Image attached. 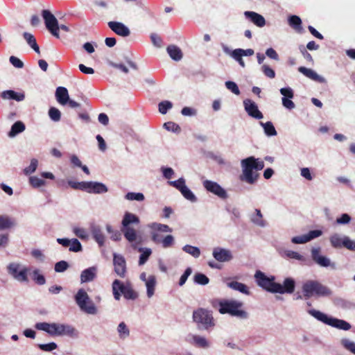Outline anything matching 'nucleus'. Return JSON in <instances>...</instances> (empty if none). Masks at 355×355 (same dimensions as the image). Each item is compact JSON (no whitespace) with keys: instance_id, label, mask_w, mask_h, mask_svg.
I'll return each instance as SVG.
<instances>
[{"instance_id":"dca6fc26","label":"nucleus","mask_w":355,"mask_h":355,"mask_svg":"<svg viewBox=\"0 0 355 355\" xmlns=\"http://www.w3.org/2000/svg\"><path fill=\"white\" fill-rule=\"evenodd\" d=\"M322 232L319 230H311L308 234L294 236L292 238V242L295 244L305 243L311 240L321 236Z\"/></svg>"},{"instance_id":"f257e3e1","label":"nucleus","mask_w":355,"mask_h":355,"mask_svg":"<svg viewBox=\"0 0 355 355\" xmlns=\"http://www.w3.org/2000/svg\"><path fill=\"white\" fill-rule=\"evenodd\" d=\"M243 173L240 175V180L248 184L255 183L259 178L257 171H261L264 167V162L259 161L254 157H249L241 161Z\"/></svg>"},{"instance_id":"b1692460","label":"nucleus","mask_w":355,"mask_h":355,"mask_svg":"<svg viewBox=\"0 0 355 355\" xmlns=\"http://www.w3.org/2000/svg\"><path fill=\"white\" fill-rule=\"evenodd\" d=\"M55 98L60 105H66L69 98L67 88L64 87H58L55 91Z\"/></svg>"},{"instance_id":"680f3d73","label":"nucleus","mask_w":355,"mask_h":355,"mask_svg":"<svg viewBox=\"0 0 355 355\" xmlns=\"http://www.w3.org/2000/svg\"><path fill=\"white\" fill-rule=\"evenodd\" d=\"M37 167V160L35 159H33L31 161L30 165L24 169L25 174L28 175V174H31V173L35 172Z\"/></svg>"},{"instance_id":"4be33fe9","label":"nucleus","mask_w":355,"mask_h":355,"mask_svg":"<svg viewBox=\"0 0 355 355\" xmlns=\"http://www.w3.org/2000/svg\"><path fill=\"white\" fill-rule=\"evenodd\" d=\"M213 256L217 261L220 262L228 261L232 258V254L229 250L219 248L214 250Z\"/></svg>"},{"instance_id":"f3484780","label":"nucleus","mask_w":355,"mask_h":355,"mask_svg":"<svg viewBox=\"0 0 355 355\" xmlns=\"http://www.w3.org/2000/svg\"><path fill=\"white\" fill-rule=\"evenodd\" d=\"M108 27L116 35L121 37H128L130 34V29L121 22L109 21Z\"/></svg>"},{"instance_id":"49530a36","label":"nucleus","mask_w":355,"mask_h":355,"mask_svg":"<svg viewBox=\"0 0 355 355\" xmlns=\"http://www.w3.org/2000/svg\"><path fill=\"white\" fill-rule=\"evenodd\" d=\"M125 198L128 200L142 201L144 200V196L141 193L129 192L125 195Z\"/></svg>"},{"instance_id":"4d7b16f0","label":"nucleus","mask_w":355,"mask_h":355,"mask_svg":"<svg viewBox=\"0 0 355 355\" xmlns=\"http://www.w3.org/2000/svg\"><path fill=\"white\" fill-rule=\"evenodd\" d=\"M69 267V264L65 261H60L55 263V270L57 272H62L65 271Z\"/></svg>"},{"instance_id":"e2e57ef3","label":"nucleus","mask_w":355,"mask_h":355,"mask_svg":"<svg viewBox=\"0 0 355 355\" xmlns=\"http://www.w3.org/2000/svg\"><path fill=\"white\" fill-rule=\"evenodd\" d=\"M343 247L347 250L355 251V241H352L347 236H344Z\"/></svg>"},{"instance_id":"bb28decb","label":"nucleus","mask_w":355,"mask_h":355,"mask_svg":"<svg viewBox=\"0 0 355 355\" xmlns=\"http://www.w3.org/2000/svg\"><path fill=\"white\" fill-rule=\"evenodd\" d=\"M92 234L94 239L98 243L100 247L104 245L105 238V236L101 230V228L98 226H94L92 228Z\"/></svg>"},{"instance_id":"72a5a7b5","label":"nucleus","mask_w":355,"mask_h":355,"mask_svg":"<svg viewBox=\"0 0 355 355\" xmlns=\"http://www.w3.org/2000/svg\"><path fill=\"white\" fill-rule=\"evenodd\" d=\"M156 285V278L154 275L148 277L146 282V286L147 288V295L148 297H152L154 295L155 288Z\"/></svg>"},{"instance_id":"8fccbe9b","label":"nucleus","mask_w":355,"mask_h":355,"mask_svg":"<svg viewBox=\"0 0 355 355\" xmlns=\"http://www.w3.org/2000/svg\"><path fill=\"white\" fill-rule=\"evenodd\" d=\"M168 184L178 189L180 191H182V189L186 187L185 184V180L183 178H179L178 180L175 181H169Z\"/></svg>"},{"instance_id":"f704fd0d","label":"nucleus","mask_w":355,"mask_h":355,"mask_svg":"<svg viewBox=\"0 0 355 355\" xmlns=\"http://www.w3.org/2000/svg\"><path fill=\"white\" fill-rule=\"evenodd\" d=\"M25 130V125L21 121L15 122L11 127V130L8 133L9 137H12L19 133L22 132Z\"/></svg>"},{"instance_id":"9b49d317","label":"nucleus","mask_w":355,"mask_h":355,"mask_svg":"<svg viewBox=\"0 0 355 355\" xmlns=\"http://www.w3.org/2000/svg\"><path fill=\"white\" fill-rule=\"evenodd\" d=\"M8 271L15 279L19 282H28L27 274L29 269L27 268H21V265L16 263H11L8 266Z\"/></svg>"},{"instance_id":"e433bc0d","label":"nucleus","mask_w":355,"mask_h":355,"mask_svg":"<svg viewBox=\"0 0 355 355\" xmlns=\"http://www.w3.org/2000/svg\"><path fill=\"white\" fill-rule=\"evenodd\" d=\"M13 225V221L8 216H0V230L8 229Z\"/></svg>"},{"instance_id":"79ce46f5","label":"nucleus","mask_w":355,"mask_h":355,"mask_svg":"<svg viewBox=\"0 0 355 355\" xmlns=\"http://www.w3.org/2000/svg\"><path fill=\"white\" fill-rule=\"evenodd\" d=\"M151 228L155 230V232H171L172 229L167 225L161 224V223H153L151 225Z\"/></svg>"},{"instance_id":"de8ad7c7","label":"nucleus","mask_w":355,"mask_h":355,"mask_svg":"<svg viewBox=\"0 0 355 355\" xmlns=\"http://www.w3.org/2000/svg\"><path fill=\"white\" fill-rule=\"evenodd\" d=\"M31 185L34 188H38L45 184V181L36 176H32L29 178Z\"/></svg>"},{"instance_id":"c756f323","label":"nucleus","mask_w":355,"mask_h":355,"mask_svg":"<svg viewBox=\"0 0 355 355\" xmlns=\"http://www.w3.org/2000/svg\"><path fill=\"white\" fill-rule=\"evenodd\" d=\"M23 37L24 40L27 42V43L31 46V47L38 54L40 53V47L37 44L36 40L35 37L27 32H24L23 33Z\"/></svg>"},{"instance_id":"5fc2aeb1","label":"nucleus","mask_w":355,"mask_h":355,"mask_svg":"<svg viewBox=\"0 0 355 355\" xmlns=\"http://www.w3.org/2000/svg\"><path fill=\"white\" fill-rule=\"evenodd\" d=\"M174 243V238L172 235L166 236L162 241V245L164 248L171 247Z\"/></svg>"},{"instance_id":"20e7f679","label":"nucleus","mask_w":355,"mask_h":355,"mask_svg":"<svg viewBox=\"0 0 355 355\" xmlns=\"http://www.w3.org/2000/svg\"><path fill=\"white\" fill-rule=\"evenodd\" d=\"M112 293L116 300L121 299V294L126 300H135L138 297L137 293L132 288L130 282L123 283L119 279H115L112 284Z\"/></svg>"},{"instance_id":"ea45409f","label":"nucleus","mask_w":355,"mask_h":355,"mask_svg":"<svg viewBox=\"0 0 355 355\" xmlns=\"http://www.w3.org/2000/svg\"><path fill=\"white\" fill-rule=\"evenodd\" d=\"M261 124L263 127L264 132L268 136H275L277 135V131L272 122L268 121L265 123H261Z\"/></svg>"},{"instance_id":"ddd939ff","label":"nucleus","mask_w":355,"mask_h":355,"mask_svg":"<svg viewBox=\"0 0 355 355\" xmlns=\"http://www.w3.org/2000/svg\"><path fill=\"white\" fill-rule=\"evenodd\" d=\"M243 105L245 112L252 118L261 119L263 117V114L259 110L257 105L250 99L243 101Z\"/></svg>"},{"instance_id":"f03ea898","label":"nucleus","mask_w":355,"mask_h":355,"mask_svg":"<svg viewBox=\"0 0 355 355\" xmlns=\"http://www.w3.org/2000/svg\"><path fill=\"white\" fill-rule=\"evenodd\" d=\"M218 311L221 314H229L241 319L248 317V313L243 309V303L235 300H222L218 302Z\"/></svg>"},{"instance_id":"412c9836","label":"nucleus","mask_w":355,"mask_h":355,"mask_svg":"<svg viewBox=\"0 0 355 355\" xmlns=\"http://www.w3.org/2000/svg\"><path fill=\"white\" fill-rule=\"evenodd\" d=\"M320 248H313L311 250V257L313 260L322 267H328L331 265L330 260L322 255L320 254Z\"/></svg>"},{"instance_id":"4c0bfd02","label":"nucleus","mask_w":355,"mask_h":355,"mask_svg":"<svg viewBox=\"0 0 355 355\" xmlns=\"http://www.w3.org/2000/svg\"><path fill=\"white\" fill-rule=\"evenodd\" d=\"M32 279L38 285H44L46 283L44 276L40 273L38 269H35L33 271Z\"/></svg>"},{"instance_id":"58836bf2","label":"nucleus","mask_w":355,"mask_h":355,"mask_svg":"<svg viewBox=\"0 0 355 355\" xmlns=\"http://www.w3.org/2000/svg\"><path fill=\"white\" fill-rule=\"evenodd\" d=\"M182 249L185 252L192 255L195 258H198L200 255V250L197 247L186 245Z\"/></svg>"},{"instance_id":"864d4df0","label":"nucleus","mask_w":355,"mask_h":355,"mask_svg":"<svg viewBox=\"0 0 355 355\" xmlns=\"http://www.w3.org/2000/svg\"><path fill=\"white\" fill-rule=\"evenodd\" d=\"M225 86L233 94H234L236 95L240 94V90H239L237 85L234 82L228 80V81L225 82Z\"/></svg>"},{"instance_id":"37998d69","label":"nucleus","mask_w":355,"mask_h":355,"mask_svg":"<svg viewBox=\"0 0 355 355\" xmlns=\"http://www.w3.org/2000/svg\"><path fill=\"white\" fill-rule=\"evenodd\" d=\"M49 116L52 121L57 122L61 119V112L58 108L51 107L49 110Z\"/></svg>"},{"instance_id":"338daca9","label":"nucleus","mask_w":355,"mask_h":355,"mask_svg":"<svg viewBox=\"0 0 355 355\" xmlns=\"http://www.w3.org/2000/svg\"><path fill=\"white\" fill-rule=\"evenodd\" d=\"M280 93L286 98H293L294 96L293 91L290 87L282 88Z\"/></svg>"},{"instance_id":"6e6d98bb","label":"nucleus","mask_w":355,"mask_h":355,"mask_svg":"<svg viewBox=\"0 0 355 355\" xmlns=\"http://www.w3.org/2000/svg\"><path fill=\"white\" fill-rule=\"evenodd\" d=\"M38 347L41 350L44 352H51L55 349L58 347V346L57 344L55 343H50L48 344H39Z\"/></svg>"},{"instance_id":"9d476101","label":"nucleus","mask_w":355,"mask_h":355,"mask_svg":"<svg viewBox=\"0 0 355 355\" xmlns=\"http://www.w3.org/2000/svg\"><path fill=\"white\" fill-rule=\"evenodd\" d=\"M254 277L257 284L259 286L266 290L267 291L275 293L274 290L276 289L277 285V283L275 282V277L272 276L271 277H268L263 272L258 270L256 272Z\"/></svg>"},{"instance_id":"393cba45","label":"nucleus","mask_w":355,"mask_h":355,"mask_svg":"<svg viewBox=\"0 0 355 355\" xmlns=\"http://www.w3.org/2000/svg\"><path fill=\"white\" fill-rule=\"evenodd\" d=\"M96 277V268L90 267L82 271L80 274V282L82 283L93 281Z\"/></svg>"},{"instance_id":"69168bd1","label":"nucleus","mask_w":355,"mask_h":355,"mask_svg":"<svg viewBox=\"0 0 355 355\" xmlns=\"http://www.w3.org/2000/svg\"><path fill=\"white\" fill-rule=\"evenodd\" d=\"M192 270L191 268H187L184 272L182 274V275L180 277V281H179V285L183 286L186 281L187 280L189 276L191 274Z\"/></svg>"},{"instance_id":"1a4fd4ad","label":"nucleus","mask_w":355,"mask_h":355,"mask_svg":"<svg viewBox=\"0 0 355 355\" xmlns=\"http://www.w3.org/2000/svg\"><path fill=\"white\" fill-rule=\"evenodd\" d=\"M193 320L198 325H202L205 329L214 326V318L210 311L199 308L193 313Z\"/></svg>"},{"instance_id":"3c124183","label":"nucleus","mask_w":355,"mask_h":355,"mask_svg":"<svg viewBox=\"0 0 355 355\" xmlns=\"http://www.w3.org/2000/svg\"><path fill=\"white\" fill-rule=\"evenodd\" d=\"M164 128L167 130L172 131L174 132H178L180 131V127L174 122L168 121L164 123Z\"/></svg>"},{"instance_id":"bf43d9fd","label":"nucleus","mask_w":355,"mask_h":355,"mask_svg":"<svg viewBox=\"0 0 355 355\" xmlns=\"http://www.w3.org/2000/svg\"><path fill=\"white\" fill-rule=\"evenodd\" d=\"M255 212H256V215L252 218V221L253 223L260 225V226H263L264 225V223H263V220L262 219L263 218V216L261 214V212L259 209H255Z\"/></svg>"},{"instance_id":"cd10ccee","label":"nucleus","mask_w":355,"mask_h":355,"mask_svg":"<svg viewBox=\"0 0 355 355\" xmlns=\"http://www.w3.org/2000/svg\"><path fill=\"white\" fill-rule=\"evenodd\" d=\"M35 328L38 330L44 331L51 336H55V323L38 322L35 324Z\"/></svg>"},{"instance_id":"5701e85b","label":"nucleus","mask_w":355,"mask_h":355,"mask_svg":"<svg viewBox=\"0 0 355 355\" xmlns=\"http://www.w3.org/2000/svg\"><path fill=\"white\" fill-rule=\"evenodd\" d=\"M244 15L248 19L259 27H263L266 24L264 17L255 12L245 11Z\"/></svg>"},{"instance_id":"052dcab7","label":"nucleus","mask_w":355,"mask_h":355,"mask_svg":"<svg viewBox=\"0 0 355 355\" xmlns=\"http://www.w3.org/2000/svg\"><path fill=\"white\" fill-rule=\"evenodd\" d=\"M151 253H152V252H151L150 249H146V250L144 251L143 253H141L139 257V265L144 264L148 259Z\"/></svg>"},{"instance_id":"6ab92c4d","label":"nucleus","mask_w":355,"mask_h":355,"mask_svg":"<svg viewBox=\"0 0 355 355\" xmlns=\"http://www.w3.org/2000/svg\"><path fill=\"white\" fill-rule=\"evenodd\" d=\"M88 193H103L107 191V187L101 182H86L85 190Z\"/></svg>"},{"instance_id":"4468645a","label":"nucleus","mask_w":355,"mask_h":355,"mask_svg":"<svg viewBox=\"0 0 355 355\" xmlns=\"http://www.w3.org/2000/svg\"><path fill=\"white\" fill-rule=\"evenodd\" d=\"M277 287L274 290L275 293H289L291 294L294 292L295 288V282L293 279L291 277L286 278L283 284L277 283Z\"/></svg>"},{"instance_id":"39448f33","label":"nucleus","mask_w":355,"mask_h":355,"mask_svg":"<svg viewBox=\"0 0 355 355\" xmlns=\"http://www.w3.org/2000/svg\"><path fill=\"white\" fill-rule=\"evenodd\" d=\"M309 314L314 317L318 320L323 322L324 324H328L331 327L342 329L345 331L349 330L352 327L351 324L345 320L329 317L327 314L315 310L309 309L308 310Z\"/></svg>"},{"instance_id":"7ed1b4c3","label":"nucleus","mask_w":355,"mask_h":355,"mask_svg":"<svg viewBox=\"0 0 355 355\" xmlns=\"http://www.w3.org/2000/svg\"><path fill=\"white\" fill-rule=\"evenodd\" d=\"M303 295L305 299L312 296H329L331 291L327 286L322 285L318 281L308 280L305 282L302 287Z\"/></svg>"},{"instance_id":"c03bdc74","label":"nucleus","mask_w":355,"mask_h":355,"mask_svg":"<svg viewBox=\"0 0 355 355\" xmlns=\"http://www.w3.org/2000/svg\"><path fill=\"white\" fill-rule=\"evenodd\" d=\"M194 282L200 285H206L209 283V278L202 273H196L193 277Z\"/></svg>"},{"instance_id":"09e8293b","label":"nucleus","mask_w":355,"mask_h":355,"mask_svg":"<svg viewBox=\"0 0 355 355\" xmlns=\"http://www.w3.org/2000/svg\"><path fill=\"white\" fill-rule=\"evenodd\" d=\"M82 245L77 239H73L71 240V244L69 245V250L71 252H80L82 250Z\"/></svg>"},{"instance_id":"13d9d810","label":"nucleus","mask_w":355,"mask_h":355,"mask_svg":"<svg viewBox=\"0 0 355 355\" xmlns=\"http://www.w3.org/2000/svg\"><path fill=\"white\" fill-rule=\"evenodd\" d=\"M262 71L264 75L270 78H274L275 77V71L266 64H263L261 67Z\"/></svg>"},{"instance_id":"6e6552de","label":"nucleus","mask_w":355,"mask_h":355,"mask_svg":"<svg viewBox=\"0 0 355 355\" xmlns=\"http://www.w3.org/2000/svg\"><path fill=\"white\" fill-rule=\"evenodd\" d=\"M75 300L79 308L88 314H96L97 309L94 302L89 298L87 292L80 288L75 295Z\"/></svg>"},{"instance_id":"2f4dec72","label":"nucleus","mask_w":355,"mask_h":355,"mask_svg":"<svg viewBox=\"0 0 355 355\" xmlns=\"http://www.w3.org/2000/svg\"><path fill=\"white\" fill-rule=\"evenodd\" d=\"M288 24L291 27L295 29L298 33H302V20L300 17L297 15H292L288 18Z\"/></svg>"},{"instance_id":"a19ab883","label":"nucleus","mask_w":355,"mask_h":355,"mask_svg":"<svg viewBox=\"0 0 355 355\" xmlns=\"http://www.w3.org/2000/svg\"><path fill=\"white\" fill-rule=\"evenodd\" d=\"M117 331L119 332V336L121 338H125L130 335V331L125 322H121L117 328Z\"/></svg>"},{"instance_id":"a18cd8bd","label":"nucleus","mask_w":355,"mask_h":355,"mask_svg":"<svg viewBox=\"0 0 355 355\" xmlns=\"http://www.w3.org/2000/svg\"><path fill=\"white\" fill-rule=\"evenodd\" d=\"M182 196L187 199L188 200H190L191 202H196L197 198L196 196L193 193V192L186 186L184 187L182 191H180Z\"/></svg>"},{"instance_id":"774afa93","label":"nucleus","mask_w":355,"mask_h":355,"mask_svg":"<svg viewBox=\"0 0 355 355\" xmlns=\"http://www.w3.org/2000/svg\"><path fill=\"white\" fill-rule=\"evenodd\" d=\"M343 346L349 351L355 354V343L349 340H343Z\"/></svg>"},{"instance_id":"7c9ffc66","label":"nucleus","mask_w":355,"mask_h":355,"mask_svg":"<svg viewBox=\"0 0 355 355\" xmlns=\"http://www.w3.org/2000/svg\"><path fill=\"white\" fill-rule=\"evenodd\" d=\"M227 286L232 288L233 290L238 291L243 294H250V291L247 286L243 283L236 281H233L227 283Z\"/></svg>"},{"instance_id":"0eeeda50","label":"nucleus","mask_w":355,"mask_h":355,"mask_svg":"<svg viewBox=\"0 0 355 355\" xmlns=\"http://www.w3.org/2000/svg\"><path fill=\"white\" fill-rule=\"evenodd\" d=\"M42 15L47 30L56 38H60L59 30L61 29L65 32L69 31L68 26L64 24L59 26L56 17L49 10H43Z\"/></svg>"},{"instance_id":"a878e982","label":"nucleus","mask_w":355,"mask_h":355,"mask_svg":"<svg viewBox=\"0 0 355 355\" xmlns=\"http://www.w3.org/2000/svg\"><path fill=\"white\" fill-rule=\"evenodd\" d=\"M1 96L3 99H12L17 101H24L25 98V95L24 93H18L13 90L3 91L1 93Z\"/></svg>"},{"instance_id":"2eb2a0df","label":"nucleus","mask_w":355,"mask_h":355,"mask_svg":"<svg viewBox=\"0 0 355 355\" xmlns=\"http://www.w3.org/2000/svg\"><path fill=\"white\" fill-rule=\"evenodd\" d=\"M204 187L209 192L214 193L221 198H227V193L217 182L211 180L203 182Z\"/></svg>"},{"instance_id":"0e129e2a","label":"nucleus","mask_w":355,"mask_h":355,"mask_svg":"<svg viewBox=\"0 0 355 355\" xmlns=\"http://www.w3.org/2000/svg\"><path fill=\"white\" fill-rule=\"evenodd\" d=\"M10 62L16 68L21 69L24 67V63L18 58L12 55L9 58Z\"/></svg>"},{"instance_id":"aec40b11","label":"nucleus","mask_w":355,"mask_h":355,"mask_svg":"<svg viewBox=\"0 0 355 355\" xmlns=\"http://www.w3.org/2000/svg\"><path fill=\"white\" fill-rule=\"evenodd\" d=\"M298 71L304 75L306 77L320 83H325L326 80L324 78L319 76L315 71L311 69H308L305 67H300Z\"/></svg>"},{"instance_id":"a211bd4d","label":"nucleus","mask_w":355,"mask_h":355,"mask_svg":"<svg viewBox=\"0 0 355 355\" xmlns=\"http://www.w3.org/2000/svg\"><path fill=\"white\" fill-rule=\"evenodd\" d=\"M55 336H77V331L74 327L69 324L55 323Z\"/></svg>"},{"instance_id":"423d86ee","label":"nucleus","mask_w":355,"mask_h":355,"mask_svg":"<svg viewBox=\"0 0 355 355\" xmlns=\"http://www.w3.org/2000/svg\"><path fill=\"white\" fill-rule=\"evenodd\" d=\"M139 218L135 214L130 212H125L122 220L121 232L123 233L125 238L130 243L137 240V234L136 230L131 227V225H139Z\"/></svg>"},{"instance_id":"f8f14e48","label":"nucleus","mask_w":355,"mask_h":355,"mask_svg":"<svg viewBox=\"0 0 355 355\" xmlns=\"http://www.w3.org/2000/svg\"><path fill=\"white\" fill-rule=\"evenodd\" d=\"M113 265L116 275L121 278H125L127 273L125 258L121 254L114 253L113 255Z\"/></svg>"},{"instance_id":"473e14b6","label":"nucleus","mask_w":355,"mask_h":355,"mask_svg":"<svg viewBox=\"0 0 355 355\" xmlns=\"http://www.w3.org/2000/svg\"><path fill=\"white\" fill-rule=\"evenodd\" d=\"M190 336L192 339V340H189L190 343L202 348H206L208 347V343L204 337L197 335H191Z\"/></svg>"},{"instance_id":"c85d7f7f","label":"nucleus","mask_w":355,"mask_h":355,"mask_svg":"<svg viewBox=\"0 0 355 355\" xmlns=\"http://www.w3.org/2000/svg\"><path fill=\"white\" fill-rule=\"evenodd\" d=\"M167 52L169 54L170 57L175 60L179 61L182 58V52L181 49L175 46V45H169L167 49Z\"/></svg>"},{"instance_id":"603ef678","label":"nucleus","mask_w":355,"mask_h":355,"mask_svg":"<svg viewBox=\"0 0 355 355\" xmlns=\"http://www.w3.org/2000/svg\"><path fill=\"white\" fill-rule=\"evenodd\" d=\"M172 105L170 101H162L159 103V111L160 113L164 114L167 112L168 110L172 107Z\"/></svg>"},{"instance_id":"c9c22d12","label":"nucleus","mask_w":355,"mask_h":355,"mask_svg":"<svg viewBox=\"0 0 355 355\" xmlns=\"http://www.w3.org/2000/svg\"><path fill=\"white\" fill-rule=\"evenodd\" d=\"M330 243L335 248H340L343 247L344 237L341 238L338 234H334L331 236Z\"/></svg>"}]
</instances>
